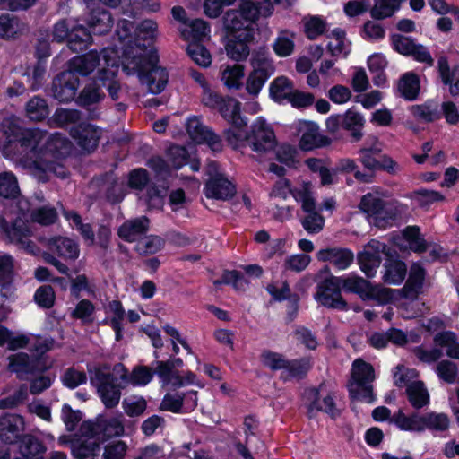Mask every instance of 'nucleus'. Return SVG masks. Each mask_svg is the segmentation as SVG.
Instances as JSON below:
<instances>
[{
    "mask_svg": "<svg viewBox=\"0 0 459 459\" xmlns=\"http://www.w3.org/2000/svg\"><path fill=\"white\" fill-rule=\"evenodd\" d=\"M150 220L146 216H141L126 221L117 230L120 238L127 241H138L149 230Z\"/></svg>",
    "mask_w": 459,
    "mask_h": 459,
    "instance_id": "23",
    "label": "nucleus"
},
{
    "mask_svg": "<svg viewBox=\"0 0 459 459\" xmlns=\"http://www.w3.org/2000/svg\"><path fill=\"white\" fill-rule=\"evenodd\" d=\"M405 0H377L370 10V14L374 19L377 20L391 17L399 10L401 4Z\"/></svg>",
    "mask_w": 459,
    "mask_h": 459,
    "instance_id": "45",
    "label": "nucleus"
},
{
    "mask_svg": "<svg viewBox=\"0 0 459 459\" xmlns=\"http://www.w3.org/2000/svg\"><path fill=\"white\" fill-rule=\"evenodd\" d=\"M250 65L252 71H257L266 75H272L274 73L273 61L264 48L255 49L251 55Z\"/></svg>",
    "mask_w": 459,
    "mask_h": 459,
    "instance_id": "35",
    "label": "nucleus"
},
{
    "mask_svg": "<svg viewBox=\"0 0 459 459\" xmlns=\"http://www.w3.org/2000/svg\"><path fill=\"white\" fill-rule=\"evenodd\" d=\"M253 39L254 33L242 32L239 35H229L225 45L227 56L237 62L246 60L250 54L248 44Z\"/></svg>",
    "mask_w": 459,
    "mask_h": 459,
    "instance_id": "20",
    "label": "nucleus"
},
{
    "mask_svg": "<svg viewBox=\"0 0 459 459\" xmlns=\"http://www.w3.org/2000/svg\"><path fill=\"white\" fill-rule=\"evenodd\" d=\"M25 421L19 414L5 413L0 416V440L14 443L24 431Z\"/></svg>",
    "mask_w": 459,
    "mask_h": 459,
    "instance_id": "18",
    "label": "nucleus"
},
{
    "mask_svg": "<svg viewBox=\"0 0 459 459\" xmlns=\"http://www.w3.org/2000/svg\"><path fill=\"white\" fill-rule=\"evenodd\" d=\"M117 67H112L109 71H105L102 69L104 73L103 77L100 80L103 87H105L108 91L109 97L113 100H117L120 98L122 93V88L118 81L116 80V72Z\"/></svg>",
    "mask_w": 459,
    "mask_h": 459,
    "instance_id": "60",
    "label": "nucleus"
},
{
    "mask_svg": "<svg viewBox=\"0 0 459 459\" xmlns=\"http://www.w3.org/2000/svg\"><path fill=\"white\" fill-rule=\"evenodd\" d=\"M398 90L406 100H415L420 91L419 77L413 73L405 74L399 81Z\"/></svg>",
    "mask_w": 459,
    "mask_h": 459,
    "instance_id": "42",
    "label": "nucleus"
},
{
    "mask_svg": "<svg viewBox=\"0 0 459 459\" xmlns=\"http://www.w3.org/2000/svg\"><path fill=\"white\" fill-rule=\"evenodd\" d=\"M224 26L229 35H239L242 32L254 33L253 28L242 18V14L238 10H230L226 13Z\"/></svg>",
    "mask_w": 459,
    "mask_h": 459,
    "instance_id": "32",
    "label": "nucleus"
},
{
    "mask_svg": "<svg viewBox=\"0 0 459 459\" xmlns=\"http://www.w3.org/2000/svg\"><path fill=\"white\" fill-rule=\"evenodd\" d=\"M359 208L368 214L369 220L377 227H385L389 220H394L398 212L392 204L385 202L377 195H365Z\"/></svg>",
    "mask_w": 459,
    "mask_h": 459,
    "instance_id": "10",
    "label": "nucleus"
},
{
    "mask_svg": "<svg viewBox=\"0 0 459 459\" xmlns=\"http://www.w3.org/2000/svg\"><path fill=\"white\" fill-rule=\"evenodd\" d=\"M406 273L407 267L403 262L392 261L385 265L383 281L387 284H400L403 281Z\"/></svg>",
    "mask_w": 459,
    "mask_h": 459,
    "instance_id": "48",
    "label": "nucleus"
},
{
    "mask_svg": "<svg viewBox=\"0 0 459 459\" xmlns=\"http://www.w3.org/2000/svg\"><path fill=\"white\" fill-rule=\"evenodd\" d=\"M113 371L120 375V379L124 383H129L133 385H145L153 377V371L146 366L135 367L131 374L127 375V370L122 364H117L113 368Z\"/></svg>",
    "mask_w": 459,
    "mask_h": 459,
    "instance_id": "26",
    "label": "nucleus"
},
{
    "mask_svg": "<svg viewBox=\"0 0 459 459\" xmlns=\"http://www.w3.org/2000/svg\"><path fill=\"white\" fill-rule=\"evenodd\" d=\"M104 98L100 86L96 82L87 84L80 92L77 98V103L82 107H89L91 105L100 102Z\"/></svg>",
    "mask_w": 459,
    "mask_h": 459,
    "instance_id": "54",
    "label": "nucleus"
},
{
    "mask_svg": "<svg viewBox=\"0 0 459 459\" xmlns=\"http://www.w3.org/2000/svg\"><path fill=\"white\" fill-rule=\"evenodd\" d=\"M406 394L414 409H421L429 403V392L421 381H414L408 385Z\"/></svg>",
    "mask_w": 459,
    "mask_h": 459,
    "instance_id": "34",
    "label": "nucleus"
},
{
    "mask_svg": "<svg viewBox=\"0 0 459 459\" xmlns=\"http://www.w3.org/2000/svg\"><path fill=\"white\" fill-rule=\"evenodd\" d=\"M186 126V132L194 142L206 143L213 152H221L222 150L223 145L221 137L204 126L199 117H190Z\"/></svg>",
    "mask_w": 459,
    "mask_h": 459,
    "instance_id": "14",
    "label": "nucleus"
},
{
    "mask_svg": "<svg viewBox=\"0 0 459 459\" xmlns=\"http://www.w3.org/2000/svg\"><path fill=\"white\" fill-rule=\"evenodd\" d=\"M108 309L113 314L110 319H106L105 324L110 325L116 333V340L122 339V321L125 317V310L120 301L112 300L108 304Z\"/></svg>",
    "mask_w": 459,
    "mask_h": 459,
    "instance_id": "51",
    "label": "nucleus"
},
{
    "mask_svg": "<svg viewBox=\"0 0 459 459\" xmlns=\"http://www.w3.org/2000/svg\"><path fill=\"white\" fill-rule=\"evenodd\" d=\"M115 381L114 374L107 366L96 368L91 378L101 402L108 409L115 408L121 398V386L116 385Z\"/></svg>",
    "mask_w": 459,
    "mask_h": 459,
    "instance_id": "9",
    "label": "nucleus"
},
{
    "mask_svg": "<svg viewBox=\"0 0 459 459\" xmlns=\"http://www.w3.org/2000/svg\"><path fill=\"white\" fill-rule=\"evenodd\" d=\"M299 133L301 134L299 147L303 151L329 145L331 140L320 134L318 126L314 122L302 121L299 124Z\"/></svg>",
    "mask_w": 459,
    "mask_h": 459,
    "instance_id": "17",
    "label": "nucleus"
},
{
    "mask_svg": "<svg viewBox=\"0 0 459 459\" xmlns=\"http://www.w3.org/2000/svg\"><path fill=\"white\" fill-rule=\"evenodd\" d=\"M411 198L422 209H429L435 203L442 202L445 196L435 190L419 189L411 194Z\"/></svg>",
    "mask_w": 459,
    "mask_h": 459,
    "instance_id": "52",
    "label": "nucleus"
},
{
    "mask_svg": "<svg viewBox=\"0 0 459 459\" xmlns=\"http://www.w3.org/2000/svg\"><path fill=\"white\" fill-rule=\"evenodd\" d=\"M422 420L423 431L426 429L436 431H445L450 425L449 418L445 413L429 412L422 415Z\"/></svg>",
    "mask_w": 459,
    "mask_h": 459,
    "instance_id": "55",
    "label": "nucleus"
},
{
    "mask_svg": "<svg viewBox=\"0 0 459 459\" xmlns=\"http://www.w3.org/2000/svg\"><path fill=\"white\" fill-rule=\"evenodd\" d=\"M369 281L357 275H350L348 277H340L341 287L345 291L355 293L365 300L368 290Z\"/></svg>",
    "mask_w": 459,
    "mask_h": 459,
    "instance_id": "40",
    "label": "nucleus"
},
{
    "mask_svg": "<svg viewBox=\"0 0 459 459\" xmlns=\"http://www.w3.org/2000/svg\"><path fill=\"white\" fill-rule=\"evenodd\" d=\"M390 256L386 245L377 239H371L362 252L358 255L360 269L368 277H373L382 260V255Z\"/></svg>",
    "mask_w": 459,
    "mask_h": 459,
    "instance_id": "12",
    "label": "nucleus"
},
{
    "mask_svg": "<svg viewBox=\"0 0 459 459\" xmlns=\"http://www.w3.org/2000/svg\"><path fill=\"white\" fill-rule=\"evenodd\" d=\"M206 174L209 176L204 188L206 197L226 201L235 195V184L221 171L216 162L211 161L207 164Z\"/></svg>",
    "mask_w": 459,
    "mask_h": 459,
    "instance_id": "8",
    "label": "nucleus"
},
{
    "mask_svg": "<svg viewBox=\"0 0 459 459\" xmlns=\"http://www.w3.org/2000/svg\"><path fill=\"white\" fill-rule=\"evenodd\" d=\"M21 455L25 458H32L44 451L41 442L31 435H25L22 437L19 445Z\"/></svg>",
    "mask_w": 459,
    "mask_h": 459,
    "instance_id": "58",
    "label": "nucleus"
},
{
    "mask_svg": "<svg viewBox=\"0 0 459 459\" xmlns=\"http://www.w3.org/2000/svg\"><path fill=\"white\" fill-rule=\"evenodd\" d=\"M91 42V34L82 25H73L71 27L68 47L74 52L85 48Z\"/></svg>",
    "mask_w": 459,
    "mask_h": 459,
    "instance_id": "38",
    "label": "nucleus"
},
{
    "mask_svg": "<svg viewBox=\"0 0 459 459\" xmlns=\"http://www.w3.org/2000/svg\"><path fill=\"white\" fill-rule=\"evenodd\" d=\"M316 256L319 261L328 262L339 270L348 268L354 259L353 253L351 250L340 247L319 250Z\"/></svg>",
    "mask_w": 459,
    "mask_h": 459,
    "instance_id": "25",
    "label": "nucleus"
},
{
    "mask_svg": "<svg viewBox=\"0 0 459 459\" xmlns=\"http://www.w3.org/2000/svg\"><path fill=\"white\" fill-rule=\"evenodd\" d=\"M32 222L43 226L54 224L58 219V213L55 207L51 205H43L31 210L30 215Z\"/></svg>",
    "mask_w": 459,
    "mask_h": 459,
    "instance_id": "50",
    "label": "nucleus"
},
{
    "mask_svg": "<svg viewBox=\"0 0 459 459\" xmlns=\"http://www.w3.org/2000/svg\"><path fill=\"white\" fill-rule=\"evenodd\" d=\"M183 401L184 397L181 394L168 393L164 395L160 404V410L173 413H182L184 412Z\"/></svg>",
    "mask_w": 459,
    "mask_h": 459,
    "instance_id": "64",
    "label": "nucleus"
},
{
    "mask_svg": "<svg viewBox=\"0 0 459 459\" xmlns=\"http://www.w3.org/2000/svg\"><path fill=\"white\" fill-rule=\"evenodd\" d=\"M20 195V188L16 177L12 172L0 173V197L16 199Z\"/></svg>",
    "mask_w": 459,
    "mask_h": 459,
    "instance_id": "47",
    "label": "nucleus"
},
{
    "mask_svg": "<svg viewBox=\"0 0 459 459\" xmlns=\"http://www.w3.org/2000/svg\"><path fill=\"white\" fill-rule=\"evenodd\" d=\"M382 152L381 144L377 138H374L372 143L368 146H363L359 149V161L365 169L374 171L380 168V161L376 158Z\"/></svg>",
    "mask_w": 459,
    "mask_h": 459,
    "instance_id": "33",
    "label": "nucleus"
},
{
    "mask_svg": "<svg viewBox=\"0 0 459 459\" xmlns=\"http://www.w3.org/2000/svg\"><path fill=\"white\" fill-rule=\"evenodd\" d=\"M163 246L164 240L160 237L151 235L141 238L135 246V250L142 255H148L157 253Z\"/></svg>",
    "mask_w": 459,
    "mask_h": 459,
    "instance_id": "59",
    "label": "nucleus"
},
{
    "mask_svg": "<svg viewBox=\"0 0 459 459\" xmlns=\"http://www.w3.org/2000/svg\"><path fill=\"white\" fill-rule=\"evenodd\" d=\"M4 128H8L10 133L17 134V142L25 152L19 162L26 169V160H36L42 150L43 143L46 139V132L39 128H23L17 126L16 120L13 117L4 118L2 122Z\"/></svg>",
    "mask_w": 459,
    "mask_h": 459,
    "instance_id": "4",
    "label": "nucleus"
},
{
    "mask_svg": "<svg viewBox=\"0 0 459 459\" xmlns=\"http://www.w3.org/2000/svg\"><path fill=\"white\" fill-rule=\"evenodd\" d=\"M71 150L70 142L61 134L48 135L42 145L41 153L35 160H26V169L40 182H48L53 176L60 178L67 177V169L61 163V158Z\"/></svg>",
    "mask_w": 459,
    "mask_h": 459,
    "instance_id": "1",
    "label": "nucleus"
},
{
    "mask_svg": "<svg viewBox=\"0 0 459 459\" xmlns=\"http://www.w3.org/2000/svg\"><path fill=\"white\" fill-rule=\"evenodd\" d=\"M434 342L437 346L445 348L449 358L459 359V342L455 333L450 331L438 333L434 337Z\"/></svg>",
    "mask_w": 459,
    "mask_h": 459,
    "instance_id": "37",
    "label": "nucleus"
},
{
    "mask_svg": "<svg viewBox=\"0 0 459 459\" xmlns=\"http://www.w3.org/2000/svg\"><path fill=\"white\" fill-rule=\"evenodd\" d=\"M424 279V268L419 264H413L410 270L409 278L400 290L402 295L406 299H416L422 289Z\"/></svg>",
    "mask_w": 459,
    "mask_h": 459,
    "instance_id": "27",
    "label": "nucleus"
},
{
    "mask_svg": "<svg viewBox=\"0 0 459 459\" xmlns=\"http://www.w3.org/2000/svg\"><path fill=\"white\" fill-rule=\"evenodd\" d=\"M117 53L113 48H103L101 51L91 50L86 54L76 56L69 61V70L74 74L88 76L96 72L95 78L100 81L105 71L116 66Z\"/></svg>",
    "mask_w": 459,
    "mask_h": 459,
    "instance_id": "3",
    "label": "nucleus"
},
{
    "mask_svg": "<svg viewBox=\"0 0 459 459\" xmlns=\"http://www.w3.org/2000/svg\"><path fill=\"white\" fill-rule=\"evenodd\" d=\"M244 66L240 65H227L221 74V80L229 89H239L244 77Z\"/></svg>",
    "mask_w": 459,
    "mask_h": 459,
    "instance_id": "44",
    "label": "nucleus"
},
{
    "mask_svg": "<svg viewBox=\"0 0 459 459\" xmlns=\"http://www.w3.org/2000/svg\"><path fill=\"white\" fill-rule=\"evenodd\" d=\"M295 33L290 30H281L278 33L272 48L274 53L280 57H287L294 53Z\"/></svg>",
    "mask_w": 459,
    "mask_h": 459,
    "instance_id": "36",
    "label": "nucleus"
},
{
    "mask_svg": "<svg viewBox=\"0 0 459 459\" xmlns=\"http://www.w3.org/2000/svg\"><path fill=\"white\" fill-rule=\"evenodd\" d=\"M79 87V79L71 70L60 73L53 80V96L60 102H68L74 99Z\"/></svg>",
    "mask_w": 459,
    "mask_h": 459,
    "instance_id": "16",
    "label": "nucleus"
},
{
    "mask_svg": "<svg viewBox=\"0 0 459 459\" xmlns=\"http://www.w3.org/2000/svg\"><path fill=\"white\" fill-rule=\"evenodd\" d=\"M83 432L96 436L99 439L100 437L110 438L113 437H120L124 435V418L122 414L110 418L99 417L93 423H87L83 426Z\"/></svg>",
    "mask_w": 459,
    "mask_h": 459,
    "instance_id": "13",
    "label": "nucleus"
},
{
    "mask_svg": "<svg viewBox=\"0 0 459 459\" xmlns=\"http://www.w3.org/2000/svg\"><path fill=\"white\" fill-rule=\"evenodd\" d=\"M293 91V84L285 76L275 78L270 84V96L276 101L289 100Z\"/></svg>",
    "mask_w": 459,
    "mask_h": 459,
    "instance_id": "43",
    "label": "nucleus"
},
{
    "mask_svg": "<svg viewBox=\"0 0 459 459\" xmlns=\"http://www.w3.org/2000/svg\"><path fill=\"white\" fill-rule=\"evenodd\" d=\"M71 135L78 145L90 152L97 147L100 138V130L90 124H80L71 129Z\"/></svg>",
    "mask_w": 459,
    "mask_h": 459,
    "instance_id": "24",
    "label": "nucleus"
},
{
    "mask_svg": "<svg viewBox=\"0 0 459 459\" xmlns=\"http://www.w3.org/2000/svg\"><path fill=\"white\" fill-rule=\"evenodd\" d=\"M307 395L312 400L307 405V414L308 418L315 417L318 411H325L333 419L340 415L341 410L337 408L332 394H327L320 399L319 391L311 388L307 391Z\"/></svg>",
    "mask_w": 459,
    "mask_h": 459,
    "instance_id": "19",
    "label": "nucleus"
},
{
    "mask_svg": "<svg viewBox=\"0 0 459 459\" xmlns=\"http://www.w3.org/2000/svg\"><path fill=\"white\" fill-rule=\"evenodd\" d=\"M87 23L93 33L102 35L111 30L113 18L108 11L98 8L91 12Z\"/></svg>",
    "mask_w": 459,
    "mask_h": 459,
    "instance_id": "29",
    "label": "nucleus"
},
{
    "mask_svg": "<svg viewBox=\"0 0 459 459\" xmlns=\"http://www.w3.org/2000/svg\"><path fill=\"white\" fill-rule=\"evenodd\" d=\"M246 141L247 145L259 157L273 152L277 146L274 131L263 117H258L251 125Z\"/></svg>",
    "mask_w": 459,
    "mask_h": 459,
    "instance_id": "6",
    "label": "nucleus"
},
{
    "mask_svg": "<svg viewBox=\"0 0 459 459\" xmlns=\"http://www.w3.org/2000/svg\"><path fill=\"white\" fill-rule=\"evenodd\" d=\"M375 370L372 365L357 359L351 367V378L348 383L349 394L351 399L372 403L375 400L373 382Z\"/></svg>",
    "mask_w": 459,
    "mask_h": 459,
    "instance_id": "5",
    "label": "nucleus"
},
{
    "mask_svg": "<svg viewBox=\"0 0 459 459\" xmlns=\"http://www.w3.org/2000/svg\"><path fill=\"white\" fill-rule=\"evenodd\" d=\"M304 32L310 40L323 35L327 29L326 22L319 16H306L302 19Z\"/></svg>",
    "mask_w": 459,
    "mask_h": 459,
    "instance_id": "49",
    "label": "nucleus"
},
{
    "mask_svg": "<svg viewBox=\"0 0 459 459\" xmlns=\"http://www.w3.org/2000/svg\"><path fill=\"white\" fill-rule=\"evenodd\" d=\"M216 109L234 126L245 127L247 126L246 119L240 116V102L237 100L230 97L222 98Z\"/></svg>",
    "mask_w": 459,
    "mask_h": 459,
    "instance_id": "28",
    "label": "nucleus"
},
{
    "mask_svg": "<svg viewBox=\"0 0 459 459\" xmlns=\"http://www.w3.org/2000/svg\"><path fill=\"white\" fill-rule=\"evenodd\" d=\"M188 56L198 65L208 67L212 63L210 52L200 43L191 42L186 48Z\"/></svg>",
    "mask_w": 459,
    "mask_h": 459,
    "instance_id": "61",
    "label": "nucleus"
},
{
    "mask_svg": "<svg viewBox=\"0 0 459 459\" xmlns=\"http://www.w3.org/2000/svg\"><path fill=\"white\" fill-rule=\"evenodd\" d=\"M88 435L89 437L74 442L72 445V453L76 459H90L100 452V442L97 437Z\"/></svg>",
    "mask_w": 459,
    "mask_h": 459,
    "instance_id": "30",
    "label": "nucleus"
},
{
    "mask_svg": "<svg viewBox=\"0 0 459 459\" xmlns=\"http://www.w3.org/2000/svg\"><path fill=\"white\" fill-rule=\"evenodd\" d=\"M167 158L170 165L178 169L188 163L190 156L184 146L172 145L167 151Z\"/></svg>",
    "mask_w": 459,
    "mask_h": 459,
    "instance_id": "63",
    "label": "nucleus"
},
{
    "mask_svg": "<svg viewBox=\"0 0 459 459\" xmlns=\"http://www.w3.org/2000/svg\"><path fill=\"white\" fill-rule=\"evenodd\" d=\"M364 126V118L359 113L349 109L342 116V126L344 129L351 131L353 141H359L363 134L361 132Z\"/></svg>",
    "mask_w": 459,
    "mask_h": 459,
    "instance_id": "39",
    "label": "nucleus"
},
{
    "mask_svg": "<svg viewBox=\"0 0 459 459\" xmlns=\"http://www.w3.org/2000/svg\"><path fill=\"white\" fill-rule=\"evenodd\" d=\"M27 117L33 121H41L46 118L48 114V107L42 98L33 97L26 105Z\"/></svg>",
    "mask_w": 459,
    "mask_h": 459,
    "instance_id": "53",
    "label": "nucleus"
},
{
    "mask_svg": "<svg viewBox=\"0 0 459 459\" xmlns=\"http://www.w3.org/2000/svg\"><path fill=\"white\" fill-rule=\"evenodd\" d=\"M327 37L334 39V41H330L327 45V50L332 56H339L341 55L346 56L349 54V43L346 40L344 30L335 29Z\"/></svg>",
    "mask_w": 459,
    "mask_h": 459,
    "instance_id": "46",
    "label": "nucleus"
},
{
    "mask_svg": "<svg viewBox=\"0 0 459 459\" xmlns=\"http://www.w3.org/2000/svg\"><path fill=\"white\" fill-rule=\"evenodd\" d=\"M392 44L394 48L403 56H411L416 61L425 63L429 66L434 65V59L427 48L416 44L411 38L403 35H393Z\"/></svg>",
    "mask_w": 459,
    "mask_h": 459,
    "instance_id": "15",
    "label": "nucleus"
},
{
    "mask_svg": "<svg viewBox=\"0 0 459 459\" xmlns=\"http://www.w3.org/2000/svg\"><path fill=\"white\" fill-rule=\"evenodd\" d=\"M124 49L123 69L127 74H137L141 84L146 85L150 93L159 94L168 83V73L156 66L147 56L145 47L130 44Z\"/></svg>",
    "mask_w": 459,
    "mask_h": 459,
    "instance_id": "2",
    "label": "nucleus"
},
{
    "mask_svg": "<svg viewBox=\"0 0 459 459\" xmlns=\"http://www.w3.org/2000/svg\"><path fill=\"white\" fill-rule=\"evenodd\" d=\"M293 197L301 204L302 211L306 213L300 220L304 230L309 234L319 233L325 225V218L316 211V201L312 195L310 185L303 184L299 189L293 192Z\"/></svg>",
    "mask_w": 459,
    "mask_h": 459,
    "instance_id": "7",
    "label": "nucleus"
},
{
    "mask_svg": "<svg viewBox=\"0 0 459 459\" xmlns=\"http://www.w3.org/2000/svg\"><path fill=\"white\" fill-rule=\"evenodd\" d=\"M400 429L411 432L423 431L422 415L412 413L406 415L402 410H399L393 415L391 420Z\"/></svg>",
    "mask_w": 459,
    "mask_h": 459,
    "instance_id": "31",
    "label": "nucleus"
},
{
    "mask_svg": "<svg viewBox=\"0 0 459 459\" xmlns=\"http://www.w3.org/2000/svg\"><path fill=\"white\" fill-rule=\"evenodd\" d=\"M186 28L182 30L183 37L193 42H199L206 38L210 32L209 25L202 19H195L186 23Z\"/></svg>",
    "mask_w": 459,
    "mask_h": 459,
    "instance_id": "41",
    "label": "nucleus"
},
{
    "mask_svg": "<svg viewBox=\"0 0 459 459\" xmlns=\"http://www.w3.org/2000/svg\"><path fill=\"white\" fill-rule=\"evenodd\" d=\"M23 24L15 17L9 15L0 16V37L4 39L13 38L23 30Z\"/></svg>",
    "mask_w": 459,
    "mask_h": 459,
    "instance_id": "62",
    "label": "nucleus"
},
{
    "mask_svg": "<svg viewBox=\"0 0 459 459\" xmlns=\"http://www.w3.org/2000/svg\"><path fill=\"white\" fill-rule=\"evenodd\" d=\"M45 246L65 260H75L80 255L78 244L66 237H54L44 241Z\"/></svg>",
    "mask_w": 459,
    "mask_h": 459,
    "instance_id": "22",
    "label": "nucleus"
},
{
    "mask_svg": "<svg viewBox=\"0 0 459 459\" xmlns=\"http://www.w3.org/2000/svg\"><path fill=\"white\" fill-rule=\"evenodd\" d=\"M4 233L9 241L20 248L30 253H34L37 249L36 245L30 239V230L22 220H16L11 228H4Z\"/></svg>",
    "mask_w": 459,
    "mask_h": 459,
    "instance_id": "21",
    "label": "nucleus"
},
{
    "mask_svg": "<svg viewBox=\"0 0 459 459\" xmlns=\"http://www.w3.org/2000/svg\"><path fill=\"white\" fill-rule=\"evenodd\" d=\"M315 299L327 308L342 311L349 309L341 293L340 277L331 276L319 282L316 286Z\"/></svg>",
    "mask_w": 459,
    "mask_h": 459,
    "instance_id": "11",
    "label": "nucleus"
},
{
    "mask_svg": "<svg viewBox=\"0 0 459 459\" xmlns=\"http://www.w3.org/2000/svg\"><path fill=\"white\" fill-rule=\"evenodd\" d=\"M404 239L408 242L410 249L414 252L422 253L427 249V243L417 226H408L403 231Z\"/></svg>",
    "mask_w": 459,
    "mask_h": 459,
    "instance_id": "57",
    "label": "nucleus"
},
{
    "mask_svg": "<svg viewBox=\"0 0 459 459\" xmlns=\"http://www.w3.org/2000/svg\"><path fill=\"white\" fill-rule=\"evenodd\" d=\"M396 290L383 287L381 285H372L369 283L365 300H375L380 305L390 303L394 299Z\"/></svg>",
    "mask_w": 459,
    "mask_h": 459,
    "instance_id": "56",
    "label": "nucleus"
}]
</instances>
